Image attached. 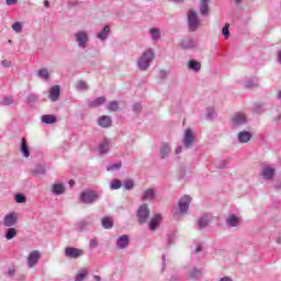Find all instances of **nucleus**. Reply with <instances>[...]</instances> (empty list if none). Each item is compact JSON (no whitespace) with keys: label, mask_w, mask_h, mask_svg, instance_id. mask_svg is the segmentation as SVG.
I'll return each mask as SVG.
<instances>
[{"label":"nucleus","mask_w":281,"mask_h":281,"mask_svg":"<svg viewBox=\"0 0 281 281\" xmlns=\"http://www.w3.org/2000/svg\"><path fill=\"white\" fill-rule=\"evenodd\" d=\"M188 20L190 32H195V30L199 27V16L196 15V12L190 10L188 12Z\"/></svg>","instance_id":"4"},{"label":"nucleus","mask_w":281,"mask_h":281,"mask_svg":"<svg viewBox=\"0 0 281 281\" xmlns=\"http://www.w3.org/2000/svg\"><path fill=\"white\" fill-rule=\"evenodd\" d=\"M85 251L80 248H72V247H67L65 249V256L66 258H80V256H83Z\"/></svg>","instance_id":"5"},{"label":"nucleus","mask_w":281,"mask_h":281,"mask_svg":"<svg viewBox=\"0 0 281 281\" xmlns=\"http://www.w3.org/2000/svg\"><path fill=\"white\" fill-rule=\"evenodd\" d=\"M148 216H150V211L148 210V205L143 204L139 206L137 212L138 223L142 225L148 221Z\"/></svg>","instance_id":"3"},{"label":"nucleus","mask_w":281,"mask_h":281,"mask_svg":"<svg viewBox=\"0 0 281 281\" xmlns=\"http://www.w3.org/2000/svg\"><path fill=\"white\" fill-rule=\"evenodd\" d=\"M226 223L229 225V227H237V225L240 223V220L236 215H229L226 220Z\"/></svg>","instance_id":"19"},{"label":"nucleus","mask_w":281,"mask_h":281,"mask_svg":"<svg viewBox=\"0 0 281 281\" xmlns=\"http://www.w3.org/2000/svg\"><path fill=\"white\" fill-rule=\"evenodd\" d=\"M104 102H106V98L105 97H99L94 101L90 102L89 106H90V109H98V106H102V104H104Z\"/></svg>","instance_id":"18"},{"label":"nucleus","mask_w":281,"mask_h":281,"mask_svg":"<svg viewBox=\"0 0 281 281\" xmlns=\"http://www.w3.org/2000/svg\"><path fill=\"white\" fill-rule=\"evenodd\" d=\"M179 154H181V147H178V148L176 149V155H179Z\"/></svg>","instance_id":"51"},{"label":"nucleus","mask_w":281,"mask_h":281,"mask_svg":"<svg viewBox=\"0 0 281 281\" xmlns=\"http://www.w3.org/2000/svg\"><path fill=\"white\" fill-rule=\"evenodd\" d=\"M155 199V190L147 189L143 193V201H153Z\"/></svg>","instance_id":"23"},{"label":"nucleus","mask_w":281,"mask_h":281,"mask_svg":"<svg viewBox=\"0 0 281 281\" xmlns=\"http://www.w3.org/2000/svg\"><path fill=\"white\" fill-rule=\"evenodd\" d=\"M161 158L166 159L167 155H170V145L164 143L160 148Z\"/></svg>","instance_id":"27"},{"label":"nucleus","mask_w":281,"mask_h":281,"mask_svg":"<svg viewBox=\"0 0 281 281\" xmlns=\"http://www.w3.org/2000/svg\"><path fill=\"white\" fill-rule=\"evenodd\" d=\"M200 227H207L210 225V218L207 216H202L199 222Z\"/></svg>","instance_id":"33"},{"label":"nucleus","mask_w":281,"mask_h":281,"mask_svg":"<svg viewBox=\"0 0 281 281\" xmlns=\"http://www.w3.org/2000/svg\"><path fill=\"white\" fill-rule=\"evenodd\" d=\"M120 168H122V162H117V164H114V165H111L106 168V170L109 172L113 171V170H120Z\"/></svg>","instance_id":"37"},{"label":"nucleus","mask_w":281,"mask_h":281,"mask_svg":"<svg viewBox=\"0 0 281 281\" xmlns=\"http://www.w3.org/2000/svg\"><path fill=\"white\" fill-rule=\"evenodd\" d=\"M189 69H193V71H199L201 69V63L196 60L189 61Z\"/></svg>","instance_id":"30"},{"label":"nucleus","mask_w":281,"mask_h":281,"mask_svg":"<svg viewBox=\"0 0 281 281\" xmlns=\"http://www.w3.org/2000/svg\"><path fill=\"white\" fill-rule=\"evenodd\" d=\"M52 192L53 194H57V195L65 194V184L63 183L53 184Z\"/></svg>","instance_id":"17"},{"label":"nucleus","mask_w":281,"mask_h":281,"mask_svg":"<svg viewBox=\"0 0 281 281\" xmlns=\"http://www.w3.org/2000/svg\"><path fill=\"white\" fill-rule=\"evenodd\" d=\"M251 139V133L244 131L238 134V142L240 144H247Z\"/></svg>","instance_id":"15"},{"label":"nucleus","mask_w":281,"mask_h":281,"mask_svg":"<svg viewBox=\"0 0 281 281\" xmlns=\"http://www.w3.org/2000/svg\"><path fill=\"white\" fill-rule=\"evenodd\" d=\"M128 243H130V239H128L127 235H123V236L119 237V239H117L119 249H126V247H128Z\"/></svg>","instance_id":"16"},{"label":"nucleus","mask_w":281,"mask_h":281,"mask_svg":"<svg viewBox=\"0 0 281 281\" xmlns=\"http://www.w3.org/2000/svg\"><path fill=\"white\" fill-rule=\"evenodd\" d=\"M153 58H155V53L153 50L145 52L138 60V69L146 71V69L150 67V63H153Z\"/></svg>","instance_id":"1"},{"label":"nucleus","mask_w":281,"mask_h":281,"mask_svg":"<svg viewBox=\"0 0 281 281\" xmlns=\"http://www.w3.org/2000/svg\"><path fill=\"white\" fill-rule=\"evenodd\" d=\"M196 251H201V246H199V247L194 250L195 254H196Z\"/></svg>","instance_id":"54"},{"label":"nucleus","mask_w":281,"mask_h":281,"mask_svg":"<svg viewBox=\"0 0 281 281\" xmlns=\"http://www.w3.org/2000/svg\"><path fill=\"white\" fill-rule=\"evenodd\" d=\"M99 126H102L103 128H109V126H111V116H101L99 119Z\"/></svg>","instance_id":"21"},{"label":"nucleus","mask_w":281,"mask_h":281,"mask_svg":"<svg viewBox=\"0 0 281 281\" xmlns=\"http://www.w3.org/2000/svg\"><path fill=\"white\" fill-rule=\"evenodd\" d=\"M89 273V271L87 270V268H83V269H81L78 273H77V276H76V278H75V281H82V280H85L86 278H87V274Z\"/></svg>","instance_id":"28"},{"label":"nucleus","mask_w":281,"mask_h":281,"mask_svg":"<svg viewBox=\"0 0 281 281\" xmlns=\"http://www.w3.org/2000/svg\"><path fill=\"white\" fill-rule=\"evenodd\" d=\"M15 201H16V203H25V201H27V198H25V195H23V194H16Z\"/></svg>","instance_id":"42"},{"label":"nucleus","mask_w":281,"mask_h":281,"mask_svg":"<svg viewBox=\"0 0 281 281\" xmlns=\"http://www.w3.org/2000/svg\"><path fill=\"white\" fill-rule=\"evenodd\" d=\"M48 98L52 102H56L60 98V86H53L48 91Z\"/></svg>","instance_id":"9"},{"label":"nucleus","mask_w":281,"mask_h":281,"mask_svg":"<svg viewBox=\"0 0 281 281\" xmlns=\"http://www.w3.org/2000/svg\"><path fill=\"white\" fill-rule=\"evenodd\" d=\"M200 273H201L200 271L193 270L190 276L191 278H196Z\"/></svg>","instance_id":"48"},{"label":"nucleus","mask_w":281,"mask_h":281,"mask_svg":"<svg viewBox=\"0 0 281 281\" xmlns=\"http://www.w3.org/2000/svg\"><path fill=\"white\" fill-rule=\"evenodd\" d=\"M245 122H247V117L243 113H237L233 117L234 126H240V124H245Z\"/></svg>","instance_id":"13"},{"label":"nucleus","mask_w":281,"mask_h":281,"mask_svg":"<svg viewBox=\"0 0 281 281\" xmlns=\"http://www.w3.org/2000/svg\"><path fill=\"white\" fill-rule=\"evenodd\" d=\"M40 259H41V252H38V250L31 251L27 257V265L30 269H32V267H34V265H36V262H38Z\"/></svg>","instance_id":"8"},{"label":"nucleus","mask_w":281,"mask_h":281,"mask_svg":"<svg viewBox=\"0 0 281 281\" xmlns=\"http://www.w3.org/2000/svg\"><path fill=\"white\" fill-rule=\"evenodd\" d=\"M194 142V134L192 133L191 128H188L184 133L183 137V146L184 148H190Z\"/></svg>","instance_id":"7"},{"label":"nucleus","mask_w":281,"mask_h":281,"mask_svg":"<svg viewBox=\"0 0 281 281\" xmlns=\"http://www.w3.org/2000/svg\"><path fill=\"white\" fill-rule=\"evenodd\" d=\"M90 247H91V248L98 247V239H91V240H90Z\"/></svg>","instance_id":"46"},{"label":"nucleus","mask_w":281,"mask_h":281,"mask_svg":"<svg viewBox=\"0 0 281 281\" xmlns=\"http://www.w3.org/2000/svg\"><path fill=\"white\" fill-rule=\"evenodd\" d=\"M149 32L154 41H157L159 36H161V34L159 33V30L157 29H151Z\"/></svg>","instance_id":"35"},{"label":"nucleus","mask_w":281,"mask_h":281,"mask_svg":"<svg viewBox=\"0 0 281 281\" xmlns=\"http://www.w3.org/2000/svg\"><path fill=\"white\" fill-rule=\"evenodd\" d=\"M110 32L111 27L109 25H105L103 30L98 34V38H100V41H106V36H109Z\"/></svg>","instance_id":"25"},{"label":"nucleus","mask_w":281,"mask_h":281,"mask_svg":"<svg viewBox=\"0 0 281 281\" xmlns=\"http://www.w3.org/2000/svg\"><path fill=\"white\" fill-rule=\"evenodd\" d=\"M99 155H106L109 153V142L104 140L98 148Z\"/></svg>","instance_id":"26"},{"label":"nucleus","mask_w":281,"mask_h":281,"mask_svg":"<svg viewBox=\"0 0 281 281\" xmlns=\"http://www.w3.org/2000/svg\"><path fill=\"white\" fill-rule=\"evenodd\" d=\"M44 5H45V8H49V1L44 0Z\"/></svg>","instance_id":"50"},{"label":"nucleus","mask_w":281,"mask_h":281,"mask_svg":"<svg viewBox=\"0 0 281 281\" xmlns=\"http://www.w3.org/2000/svg\"><path fill=\"white\" fill-rule=\"evenodd\" d=\"M56 121L57 119H56V115L54 114H45L42 116V122L44 124H56Z\"/></svg>","instance_id":"20"},{"label":"nucleus","mask_w":281,"mask_h":281,"mask_svg":"<svg viewBox=\"0 0 281 281\" xmlns=\"http://www.w3.org/2000/svg\"><path fill=\"white\" fill-rule=\"evenodd\" d=\"M80 201L81 203H87L91 205V203H95L98 201V193L92 190H86L80 193Z\"/></svg>","instance_id":"2"},{"label":"nucleus","mask_w":281,"mask_h":281,"mask_svg":"<svg viewBox=\"0 0 281 281\" xmlns=\"http://www.w3.org/2000/svg\"><path fill=\"white\" fill-rule=\"evenodd\" d=\"M77 227L79 229H83L87 227V221H80L78 224H77Z\"/></svg>","instance_id":"45"},{"label":"nucleus","mask_w":281,"mask_h":281,"mask_svg":"<svg viewBox=\"0 0 281 281\" xmlns=\"http://www.w3.org/2000/svg\"><path fill=\"white\" fill-rule=\"evenodd\" d=\"M21 153L26 159L30 157V148L27 147V140H25V138L21 140Z\"/></svg>","instance_id":"22"},{"label":"nucleus","mask_w":281,"mask_h":281,"mask_svg":"<svg viewBox=\"0 0 281 281\" xmlns=\"http://www.w3.org/2000/svg\"><path fill=\"white\" fill-rule=\"evenodd\" d=\"M69 186L74 187V186H76V182L74 180H70Z\"/></svg>","instance_id":"52"},{"label":"nucleus","mask_w":281,"mask_h":281,"mask_svg":"<svg viewBox=\"0 0 281 281\" xmlns=\"http://www.w3.org/2000/svg\"><path fill=\"white\" fill-rule=\"evenodd\" d=\"M2 67H12V61L8 59H3L1 61Z\"/></svg>","instance_id":"44"},{"label":"nucleus","mask_w":281,"mask_h":281,"mask_svg":"<svg viewBox=\"0 0 281 281\" xmlns=\"http://www.w3.org/2000/svg\"><path fill=\"white\" fill-rule=\"evenodd\" d=\"M93 278H94L95 281H101L100 276H94Z\"/></svg>","instance_id":"53"},{"label":"nucleus","mask_w":281,"mask_h":281,"mask_svg":"<svg viewBox=\"0 0 281 281\" xmlns=\"http://www.w3.org/2000/svg\"><path fill=\"white\" fill-rule=\"evenodd\" d=\"M78 89H80L81 91H85V90L89 89V87L87 86V82L79 81L78 82Z\"/></svg>","instance_id":"43"},{"label":"nucleus","mask_w":281,"mask_h":281,"mask_svg":"<svg viewBox=\"0 0 281 281\" xmlns=\"http://www.w3.org/2000/svg\"><path fill=\"white\" fill-rule=\"evenodd\" d=\"M159 223H161V215L160 214L154 215L149 222L150 232H155V229L159 227Z\"/></svg>","instance_id":"11"},{"label":"nucleus","mask_w":281,"mask_h":281,"mask_svg":"<svg viewBox=\"0 0 281 281\" xmlns=\"http://www.w3.org/2000/svg\"><path fill=\"white\" fill-rule=\"evenodd\" d=\"M12 30L14 32H16L18 34H20V32L23 31V25L20 24V22H15L13 25H12Z\"/></svg>","instance_id":"36"},{"label":"nucleus","mask_w":281,"mask_h":281,"mask_svg":"<svg viewBox=\"0 0 281 281\" xmlns=\"http://www.w3.org/2000/svg\"><path fill=\"white\" fill-rule=\"evenodd\" d=\"M243 0H235L237 4L241 3Z\"/></svg>","instance_id":"56"},{"label":"nucleus","mask_w":281,"mask_h":281,"mask_svg":"<svg viewBox=\"0 0 281 281\" xmlns=\"http://www.w3.org/2000/svg\"><path fill=\"white\" fill-rule=\"evenodd\" d=\"M13 102H14V99H12V97H5L2 100V104H4V106H10V104H13Z\"/></svg>","instance_id":"38"},{"label":"nucleus","mask_w":281,"mask_h":281,"mask_svg":"<svg viewBox=\"0 0 281 281\" xmlns=\"http://www.w3.org/2000/svg\"><path fill=\"white\" fill-rule=\"evenodd\" d=\"M220 281H232V278H229V277H224V278H222Z\"/></svg>","instance_id":"49"},{"label":"nucleus","mask_w":281,"mask_h":281,"mask_svg":"<svg viewBox=\"0 0 281 281\" xmlns=\"http://www.w3.org/2000/svg\"><path fill=\"white\" fill-rule=\"evenodd\" d=\"M122 188V182L117 179L113 180L111 183V189L112 190H120Z\"/></svg>","instance_id":"34"},{"label":"nucleus","mask_w":281,"mask_h":281,"mask_svg":"<svg viewBox=\"0 0 281 281\" xmlns=\"http://www.w3.org/2000/svg\"><path fill=\"white\" fill-rule=\"evenodd\" d=\"M76 40H77V43L80 47H85V43H87V41H88L87 33H85V32L77 33L76 34Z\"/></svg>","instance_id":"14"},{"label":"nucleus","mask_w":281,"mask_h":281,"mask_svg":"<svg viewBox=\"0 0 281 281\" xmlns=\"http://www.w3.org/2000/svg\"><path fill=\"white\" fill-rule=\"evenodd\" d=\"M173 1H183V0H173Z\"/></svg>","instance_id":"58"},{"label":"nucleus","mask_w":281,"mask_h":281,"mask_svg":"<svg viewBox=\"0 0 281 281\" xmlns=\"http://www.w3.org/2000/svg\"><path fill=\"white\" fill-rule=\"evenodd\" d=\"M261 175L263 176V179L271 180L273 177H276V169L269 166H265Z\"/></svg>","instance_id":"10"},{"label":"nucleus","mask_w":281,"mask_h":281,"mask_svg":"<svg viewBox=\"0 0 281 281\" xmlns=\"http://www.w3.org/2000/svg\"><path fill=\"white\" fill-rule=\"evenodd\" d=\"M279 98L281 99V91L279 92Z\"/></svg>","instance_id":"57"},{"label":"nucleus","mask_w":281,"mask_h":281,"mask_svg":"<svg viewBox=\"0 0 281 281\" xmlns=\"http://www.w3.org/2000/svg\"><path fill=\"white\" fill-rule=\"evenodd\" d=\"M192 201V199L190 198V195H184L180 199L179 201V210L181 214H186V212H188V209L190 207V202Z\"/></svg>","instance_id":"6"},{"label":"nucleus","mask_w":281,"mask_h":281,"mask_svg":"<svg viewBox=\"0 0 281 281\" xmlns=\"http://www.w3.org/2000/svg\"><path fill=\"white\" fill-rule=\"evenodd\" d=\"M222 34L223 36H225V38H229V24H225V26L222 30Z\"/></svg>","instance_id":"40"},{"label":"nucleus","mask_w":281,"mask_h":281,"mask_svg":"<svg viewBox=\"0 0 281 281\" xmlns=\"http://www.w3.org/2000/svg\"><path fill=\"white\" fill-rule=\"evenodd\" d=\"M14 223H16V214L11 213V214H9L4 217L3 226L4 227H12V225H14Z\"/></svg>","instance_id":"12"},{"label":"nucleus","mask_w":281,"mask_h":281,"mask_svg":"<svg viewBox=\"0 0 281 281\" xmlns=\"http://www.w3.org/2000/svg\"><path fill=\"white\" fill-rule=\"evenodd\" d=\"M38 76H40V78H43L44 80H47V78H49V71L47 70V68L40 69L38 70Z\"/></svg>","instance_id":"32"},{"label":"nucleus","mask_w":281,"mask_h":281,"mask_svg":"<svg viewBox=\"0 0 281 281\" xmlns=\"http://www.w3.org/2000/svg\"><path fill=\"white\" fill-rule=\"evenodd\" d=\"M134 182H133V180H126L125 182H124V188H125V190H133V188H134Z\"/></svg>","instance_id":"41"},{"label":"nucleus","mask_w":281,"mask_h":281,"mask_svg":"<svg viewBox=\"0 0 281 281\" xmlns=\"http://www.w3.org/2000/svg\"><path fill=\"white\" fill-rule=\"evenodd\" d=\"M200 1H201L200 12L202 15H205L210 10V7L207 5V0H200Z\"/></svg>","instance_id":"29"},{"label":"nucleus","mask_w":281,"mask_h":281,"mask_svg":"<svg viewBox=\"0 0 281 281\" xmlns=\"http://www.w3.org/2000/svg\"><path fill=\"white\" fill-rule=\"evenodd\" d=\"M108 109H109V111H117V109H120V106L117 105L116 101H111Z\"/></svg>","instance_id":"39"},{"label":"nucleus","mask_w":281,"mask_h":281,"mask_svg":"<svg viewBox=\"0 0 281 281\" xmlns=\"http://www.w3.org/2000/svg\"><path fill=\"white\" fill-rule=\"evenodd\" d=\"M19 0H5L7 5H14Z\"/></svg>","instance_id":"47"},{"label":"nucleus","mask_w":281,"mask_h":281,"mask_svg":"<svg viewBox=\"0 0 281 281\" xmlns=\"http://www.w3.org/2000/svg\"><path fill=\"white\" fill-rule=\"evenodd\" d=\"M9 274H10V276H14V270H10V271H9Z\"/></svg>","instance_id":"55"},{"label":"nucleus","mask_w":281,"mask_h":281,"mask_svg":"<svg viewBox=\"0 0 281 281\" xmlns=\"http://www.w3.org/2000/svg\"><path fill=\"white\" fill-rule=\"evenodd\" d=\"M16 236V229L15 228H9L5 235L7 240H12Z\"/></svg>","instance_id":"31"},{"label":"nucleus","mask_w":281,"mask_h":281,"mask_svg":"<svg viewBox=\"0 0 281 281\" xmlns=\"http://www.w3.org/2000/svg\"><path fill=\"white\" fill-rule=\"evenodd\" d=\"M101 225L104 229H112L113 227V218L112 217H103L101 220Z\"/></svg>","instance_id":"24"}]
</instances>
